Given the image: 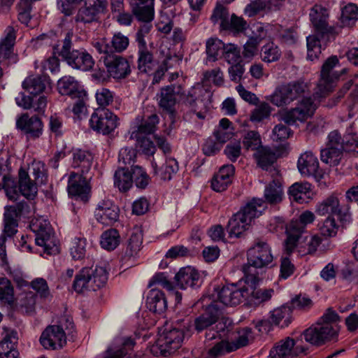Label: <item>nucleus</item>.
<instances>
[{
    "mask_svg": "<svg viewBox=\"0 0 358 358\" xmlns=\"http://www.w3.org/2000/svg\"><path fill=\"white\" fill-rule=\"evenodd\" d=\"M131 173L124 169H117L114 175V185L122 192H127L132 186Z\"/></svg>",
    "mask_w": 358,
    "mask_h": 358,
    "instance_id": "nucleus-45",
    "label": "nucleus"
},
{
    "mask_svg": "<svg viewBox=\"0 0 358 358\" xmlns=\"http://www.w3.org/2000/svg\"><path fill=\"white\" fill-rule=\"evenodd\" d=\"M36 298V294L31 292L22 295L19 301V308L21 311L27 314L33 313L35 310Z\"/></svg>",
    "mask_w": 358,
    "mask_h": 358,
    "instance_id": "nucleus-60",
    "label": "nucleus"
},
{
    "mask_svg": "<svg viewBox=\"0 0 358 358\" xmlns=\"http://www.w3.org/2000/svg\"><path fill=\"white\" fill-rule=\"evenodd\" d=\"M249 288L246 285L238 287L236 285L224 286L218 292L217 298L225 306H236L243 299L249 297Z\"/></svg>",
    "mask_w": 358,
    "mask_h": 358,
    "instance_id": "nucleus-17",
    "label": "nucleus"
},
{
    "mask_svg": "<svg viewBox=\"0 0 358 358\" xmlns=\"http://www.w3.org/2000/svg\"><path fill=\"white\" fill-rule=\"evenodd\" d=\"M238 336L235 341L230 343L231 347L233 348V351L236 350L238 348L245 347L250 341L254 339V335L252 329L249 327H245L240 329L238 331Z\"/></svg>",
    "mask_w": 358,
    "mask_h": 358,
    "instance_id": "nucleus-55",
    "label": "nucleus"
},
{
    "mask_svg": "<svg viewBox=\"0 0 358 358\" xmlns=\"http://www.w3.org/2000/svg\"><path fill=\"white\" fill-rule=\"evenodd\" d=\"M93 46L99 53L103 54L101 59L110 77L120 80L131 73V65L127 59L114 52L109 53V44L106 41L101 40L94 42Z\"/></svg>",
    "mask_w": 358,
    "mask_h": 358,
    "instance_id": "nucleus-4",
    "label": "nucleus"
},
{
    "mask_svg": "<svg viewBox=\"0 0 358 358\" xmlns=\"http://www.w3.org/2000/svg\"><path fill=\"white\" fill-rule=\"evenodd\" d=\"M57 89L62 95H68L72 98H80L85 94L78 83L72 76H65L57 82Z\"/></svg>",
    "mask_w": 358,
    "mask_h": 358,
    "instance_id": "nucleus-29",
    "label": "nucleus"
},
{
    "mask_svg": "<svg viewBox=\"0 0 358 358\" xmlns=\"http://www.w3.org/2000/svg\"><path fill=\"white\" fill-rule=\"evenodd\" d=\"M339 148H325L321 150L320 158L322 162L330 166H337L343 157Z\"/></svg>",
    "mask_w": 358,
    "mask_h": 358,
    "instance_id": "nucleus-47",
    "label": "nucleus"
},
{
    "mask_svg": "<svg viewBox=\"0 0 358 358\" xmlns=\"http://www.w3.org/2000/svg\"><path fill=\"white\" fill-rule=\"evenodd\" d=\"M119 118L116 115L106 108H98L90 119V126L94 131L108 135L117 127Z\"/></svg>",
    "mask_w": 358,
    "mask_h": 358,
    "instance_id": "nucleus-12",
    "label": "nucleus"
},
{
    "mask_svg": "<svg viewBox=\"0 0 358 358\" xmlns=\"http://www.w3.org/2000/svg\"><path fill=\"white\" fill-rule=\"evenodd\" d=\"M222 55L229 64H234L240 63L241 61L240 48L234 44L226 45Z\"/></svg>",
    "mask_w": 358,
    "mask_h": 358,
    "instance_id": "nucleus-62",
    "label": "nucleus"
},
{
    "mask_svg": "<svg viewBox=\"0 0 358 358\" xmlns=\"http://www.w3.org/2000/svg\"><path fill=\"white\" fill-rule=\"evenodd\" d=\"M142 230L139 227H134L127 241L126 248L123 252V259L130 260L136 258L142 248Z\"/></svg>",
    "mask_w": 358,
    "mask_h": 358,
    "instance_id": "nucleus-28",
    "label": "nucleus"
},
{
    "mask_svg": "<svg viewBox=\"0 0 358 358\" xmlns=\"http://www.w3.org/2000/svg\"><path fill=\"white\" fill-rule=\"evenodd\" d=\"M120 243V236L117 230L110 229L104 231L101 236V247L107 250H115Z\"/></svg>",
    "mask_w": 358,
    "mask_h": 358,
    "instance_id": "nucleus-43",
    "label": "nucleus"
},
{
    "mask_svg": "<svg viewBox=\"0 0 358 358\" xmlns=\"http://www.w3.org/2000/svg\"><path fill=\"white\" fill-rule=\"evenodd\" d=\"M240 218L237 213H235L229 220L227 230L229 237L238 238L248 229L250 225L247 222H243V219Z\"/></svg>",
    "mask_w": 358,
    "mask_h": 358,
    "instance_id": "nucleus-42",
    "label": "nucleus"
},
{
    "mask_svg": "<svg viewBox=\"0 0 358 358\" xmlns=\"http://www.w3.org/2000/svg\"><path fill=\"white\" fill-rule=\"evenodd\" d=\"M246 284V287L249 288L250 303L255 306H259L264 302L269 301L274 292L273 289H255L257 285L252 286L250 283Z\"/></svg>",
    "mask_w": 358,
    "mask_h": 358,
    "instance_id": "nucleus-39",
    "label": "nucleus"
},
{
    "mask_svg": "<svg viewBox=\"0 0 358 358\" xmlns=\"http://www.w3.org/2000/svg\"><path fill=\"white\" fill-rule=\"evenodd\" d=\"M24 90L31 94L37 95L46 90L50 83L45 77L29 76L22 83Z\"/></svg>",
    "mask_w": 358,
    "mask_h": 358,
    "instance_id": "nucleus-35",
    "label": "nucleus"
},
{
    "mask_svg": "<svg viewBox=\"0 0 358 358\" xmlns=\"http://www.w3.org/2000/svg\"><path fill=\"white\" fill-rule=\"evenodd\" d=\"M265 209L264 201L262 199H252L250 201L244 205L236 213L243 219V222L249 225L252 221L259 217Z\"/></svg>",
    "mask_w": 358,
    "mask_h": 358,
    "instance_id": "nucleus-25",
    "label": "nucleus"
},
{
    "mask_svg": "<svg viewBox=\"0 0 358 358\" xmlns=\"http://www.w3.org/2000/svg\"><path fill=\"white\" fill-rule=\"evenodd\" d=\"M292 308L289 303H286L271 312V322L282 328L287 327L292 321Z\"/></svg>",
    "mask_w": 358,
    "mask_h": 358,
    "instance_id": "nucleus-37",
    "label": "nucleus"
},
{
    "mask_svg": "<svg viewBox=\"0 0 358 358\" xmlns=\"http://www.w3.org/2000/svg\"><path fill=\"white\" fill-rule=\"evenodd\" d=\"M120 209L114 202L110 199L100 201L94 210L96 220L104 224L111 225L118 220Z\"/></svg>",
    "mask_w": 358,
    "mask_h": 358,
    "instance_id": "nucleus-18",
    "label": "nucleus"
},
{
    "mask_svg": "<svg viewBox=\"0 0 358 358\" xmlns=\"http://www.w3.org/2000/svg\"><path fill=\"white\" fill-rule=\"evenodd\" d=\"M159 122V117L156 114L150 115L137 128L131 133L130 138L138 139L141 136L152 134Z\"/></svg>",
    "mask_w": 358,
    "mask_h": 358,
    "instance_id": "nucleus-38",
    "label": "nucleus"
},
{
    "mask_svg": "<svg viewBox=\"0 0 358 358\" xmlns=\"http://www.w3.org/2000/svg\"><path fill=\"white\" fill-rule=\"evenodd\" d=\"M183 94V90L180 85H171L161 89L159 94V106L169 113L171 122H173L175 118L177 96Z\"/></svg>",
    "mask_w": 358,
    "mask_h": 358,
    "instance_id": "nucleus-15",
    "label": "nucleus"
},
{
    "mask_svg": "<svg viewBox=\"0 0 358 358\" xmlns=\"http://www.w3.org/2000/svg\"><path fill=\"white\" fill-rule=\"evenodd\" d=\"M108 271L104 266L85 267L76 275L73 287L78 293L96 291L108 280Z\"/></svg>",
    "mask_w": 358,
    "mask_h": 358,
    "instance_id": "nucleus-5",
    "label": "nucleus"
},
{
    "mask_svg": "<svg viewBox=\"0 0 358 358\" xmlns=\"http://www.w3.org/2000/svg\"><path fill=\"white\" fill-rule=\"evenodd\" d=\"M246 256L247 263L242 266V271L245 282L254 286L261 280L258 270L268 268L273 262L272 250L266 241L257 238L248 249Z\"/></svg>",
    "mask_w": 358,
    "mask_h": 358,
    "instance_id": "nucleus-2",
    "label": "nucleus"
},
{
    "mask_svg": "<svg viewBox=\"0 0 358 358\" xmlns=\"http://www.w3.org/2000/svg\"><path fill=\"white\" fill-rule=\"evenodd\" d=\"M338 64L337 56H331L323 64L315 91L317 96L322 98L327 96L335 87L339 77L345 73V69H343L340 73L333 71Z\"/></svg>",
    "mask_w": 358,
    "mask_h": 358,
    "instance_id": "nucleus-9",
    "label": "nucleus"
},
{
    "mask_svg": "<svg viewBox=\"0 0 358 358\" xmlns=\"http://www.w3.org/2000/svg\"><path fill=\"white\" fill-rule=\"evenodd\" d=\"M17 334L8 328H3L1 333L0 358H19L17 350Z\"/></svg>",
    "mask_w": 358,
    "mask_h": 358,
    "instance_id": "nucleus-20",
    "label": "nucleus"
},
{
    "mask_svg": "<svg viewBox=\"0 0 358 358\" xmlns=\"http://www.w3.org/2000/svg\"><path fill=\"white\" fill-rule=\"evenodd\" d=\"M310 19L315 33L306 38L308 54L310 60L319 58L322 52V45L334 38L341 30V26H329L327 22L329 12L327 9L320 5H315L310 11Z\"/></svg>",
    "mask_w": 358,
    "mask_h": 358,
    "instance_id": "nucleus-1",
    "label": "nucleus"
},
{
    "mask_svg": "<svg viewBox=\"0 0 358 358\" xmlns=\"http://www.w3.org/2000/svg\"><path fill=\"white\" fill-rule=\"evenodd\" d=\"M234 171L235 168L232 164L222 166L212 179L213 189L217 192L226 190L232 182Z\"/></svg>",
    "mask_w": 358,
    "mask_h": 358,
    "instance_id": "nucleus-24",
    "label": "nucleus"
},
{
    "mask_svg": "<svg viewBox=\"0 0 358 358\" xmlns=\"http://www.w3.org/2000/svg\"><path fill=\"white\" fill-rule=\"evenodd\" d=\"M16 127L29 138H38L43 134V122L36 115L22 114L17 119Z\"/></svg>",
    "mask_w": 358,
    "mask_h": 358,
    "instance_id": "nucleus-19",
    "label": "nucleus"
},
{
    "mask_svg": "<svg viewBox=\"0 0 358 358\" xmlns=\"http://www.w3.org/2000/svg\"><path fill=\"white\" fill-rule=\"evenodd\" d=\"M243 144L246 150L255 152L262 147L260 135L255 131H249L245 134L243 139Z\"/></svg>",
    "mask_w": 358,
    "mask_h": 358,
    "instance_id": "nucleus-58",
    "label": "nucleus"
},
{
    "mask_svg": "<svg viewBox=\"0 0 358 358\" xmlns=\"http://www.w3.org/2000/svg\"><path fill=\"white\" fill-rule=\"evenodd\" d=\"M76 174H71L68 185L69 193L72 196H77L84 199L87 196L90 187L87 184L85 178H83V177L80 176L78 177V180H76Z\"/></svg>",
    "mask_w": 358,
    "mask_h": 358,
    "instance_id": "nucleus-36",
    "label": "nucleus"
},
{
    "mask_svg": "<svg viewBox=\"0 0 358 358\" xmlns=\"http://www.w3.org/2000/svg\"><path fill=\"white\" fill-rule=\"evenodd\" d=\"M338 225L334 217H327L324 221L319 225L321 234L327 237L335 236L338 231Z\"/></svg>",
    "mask_w": 358,
    "mask_h": 358,
    "instance_id": "nucleus-63",
    "label": "nucleus"
},
{
    "mask_svg": "<svg viewBox=\"0 0 358 358\" xmlns=\"http://www.w3.org/2000/svg\"><path fill=\"white\" fill-rule=\"evenodd\" d=\"M132 11L141 21L150 22L154 17L155 0H129Z\"/></svg>",
    "mask_w": 358,
    "mask_h": 358,
    "instance_id": "nucleus-26",
    "label": "nucleus"
},
{
    "mask_svg": "<svg viewBox=\"0 0 358 358\" xmlns=\"http://www.w3.org/2000/svg\"><path fill=\"white\" fill-rule=\"evenodd\" d=\"M0 300L9 305L14 302V290L10 280L0 278Z\"/></svg>",
    "mask_w": 358,
    "mask_h": 358,
    "instance_id": "nucleus-56",
    "label": "nucleus"
},
{
    "mask_svg": "<svg viewBox=\"0 0 358 358\" xmlns=\"http://www.w3.org/2000/svg\"><path fill=\"white\" fill-rule=\"evenodd\" d=\"M220 315V309L216 304L209 305L206 311L197 317L194 320V328L198 331H202L205 329L215 324Z\"/></svg>",
    "mask_w": 358,
    "mask_h": 358,
    "instance_id": "nucleus-30",
    "label": "nucleus"
},
{
    "mask_svg": "<svg viewBox=\"0 0 358 358\" xmlns=\"http://www.w3.org/2000/svg\"><path fill=\"white\" fill-rule=\"evenodd\" d=\"M317 107V103L312 97H303L296 106L282 115V120L287 124L304 122L312 117Z\"/></svg>",
    "mask_w": 358,
    "mask_h": 358,
    "instance_id": "nucleus-13",
    "label": "nucleus"
},
{
    "mask_svg": "<svg viewBox=\"0 0 358 358\" xmlns=\"http://www.w3.org/2000/svg\"><path fill=\"white\" fill-rule=\"evenodd\" d=\"M358 19V7L353 3L345 6L341 13V22L343 27H351Z\"/></svg>",
    "mask_w": 358,
    "mask_h": 358,
    "instance_id": "nucleus-50",
    "label": "nucleus"
},
{
    "mask_svg": "<svg viewBox=\"0 0 358 358\" xmlns=\"http://www.w3.org/2000/svg\"><path fill=\"white\" fill-rule=\"evenodd\" d=\"M229 11L222 5L217 4L213 10L210 20L213 24H219L222 29L229 27Z\"/></svg>",
    "mask_w": 358,
    "mask_h": 358,
    "instance_id": "nucleus-49",
    "label": "nucleus"
},
{
    "mask_svg": "<svg viewBox=\"0 0 358 358\" xmlns=\"http://www.w3.org/2000/svg\"><path fill=\"white\" fill-rule=\"evenodd\" d=\"M264 196L265 201L270 204H276L282 201L284 191L279 178L273 180L266 186Z\"/></svg>",
    "mask_w": 358,
    "mask_h": 358,
    "instance_id": "nucleus-34",
    "label": "nucleus"
},
{
    "mask_svg": "<svg viewBox=\"0 0 358 358\" xmlns=\"http://www.w3.org/2000/svg\"><path fill=\"white\" fill-rule=\"evenodd\" d=\"M18 186L22 195L28 199H33L37 194V187L29 178L28 172L20 168L18 172Z\"/></svg>",
    "mask_w": 358,
    "mask_h": 358,
    "instance_id": "nucleus-33",
    "label": "nucleus"
},
{
    "mask_svg": "<svg viewBox=\"0 0 358 358\" xmlns=\"http://www.w3.org/2000/svg\"><path fill=\"white\" fill-rule=\"evenodd\" d=\"M314 213L305 210L298 220H292L286 229L287 238L285 240V250L287 254L292 253L296 248L299 241L306 232V227L315 220Z\"/></svg>",
    "mask_w": 358,
    "mask_h": 358,
    "instance_id": "nucleus-10",
    "label": "nucleus"
},
{
    "mask_svg": "<svg viewBox=\"0 0 358 358\" xmlns=\"http://www.w3.org/2000/svg\"><path fill=\"white\" fill-rule=\"evenodd\" d=\"M40 342L45 349L59 350L66 343V334L60 326L50 325L43 331Z\"/></svg>",
    "mask_w": 358,
    "mask_h": 358,
    "instance_id": "nucleus-16",
    "label": "nucleus"
},
{
    "mask_svg": "<svg viewBox=\"0 0 358 358\" xmlns=\"http://www.w3.org/2000/svg\"><path fill=\"white\" fill-rule=\"evenodd\" d=\"M281 56V51L273 43L264 45L261 49V57L264 62L271 63L278 61Z\"/></svg>",
    "mask_w": 358,
    "mask_h": 358,
    "instance_id": "nucleus-53",
    "label": "nucleus"
},
{
    "mask_svg": "<svg viewBox=\"0 0 358 358\" xmlns=\"http://www.w3.org/2000/svg\"><path fill=\"white\" fill-rule=\"evenodd\" d=\"M349 207L347 206L343 210L340 204V201L337 195L333 194L319 202L315 206V213L320 216L330 217L338 215L341 220H348L350 215L348 213Z\"/></svg>",
    "mask_w": 358,
    "mask_h": 358,
    "instance_id": "nucleus-14",
    "label": "nucleus"
},
{
    "mask_svg": "<svg viewBox=\"0 0 358 358\" xmlns=\"http://www.w3.org/2000/svg\"><path fill=\"white\" fill-rule=\"evenodd\" d=\"M110 45H109V53L113 52H122L129 46V39L127 36L124 35L120 31L115 32L110 40Z\"/></svg>",
    "mask_w": 358,
    "mask_h": 358,
    "instance_id": "nucleus-54",
    "label": "nucleus"
},
{
    "mask_svg": "<svg viewBox=\"0 0 358 358\" xmlns=\"http://www.w3.org/2000/svg\"><path fill=\"white\" fill-rule=\"evenodd\" d=\"M288 194L290 198L300 203L308 202L313 195L308 182L294 183L289 187Z\"/></svg>",
    "mask_w": 358,
    "mask_h": 358,
    "instance_id": "nucleus-31",
    "label": "nucleus"
},
{
    "mask_svg": "<svg viewBox=\"0 0 358 358\" xmlns=\"http://www.w3.org/2000/svg\"><path fill=\"white\" fill-rule=\"evenodd\" d=\"M99 15V13L85 3V6L78 9L75 21L78 23L90 24L98 21Z\"/></svg>",
    "mask_w": 358,
    "mask_h": 358,
    "instance_id": "nucleus-46",
    "label": "nucleus"
},
{
    "mask_svg": "<svg viewBox=\"0 0 358 358\" xmlns=\"http://www.w3.org/2000/svg\"><path fill=\"white\" fill-rule=\"evenodd\" d=\"M94 162V155L88 150L76 148L72 150V167L81 173L82 176L90 171Z\"/></svg>",
    "mask_w": 358,
    "mask_h": 358,
    "instance_id": "nucleus-23",
    "label": "nucleus"
},
{
    "mask_svg": "<svg viewBox=\"0 0 358 358\" xmlns=\"http://www.w3.org/2000/svg\"><path fill=\"white\" fill-rule=\"evenodd\" d=\"M148 308L156 313H162L167 308V301L163 292L157 289H151L147 296Z\"/></svg>",
    "mask_w": 358,
    "mask_h": 358,
    "instance_id": "nucleus-32",
    "label": "nucleus"
},
{
    "mask_svg": "<svg viewBox=\"0 0 358 358\" xmlns=\"http://www.w3.org/2000/svg\"><path fill=\"white\" fill-rule=\"evenodd\" d=\"M340 316L332 308H328L317 323L303 331L306 342L321 346L326 342L337 341L341 327Z\"/></svg>",
    "mask_w": 358,
    "mask_h": 358,
    "instance_id": "nucleus-3",
    "label": "nucleus"
},
{
    "mask_svg": "<svg viewBox=\"0 0 358 358\" xmlns=\"http://www.w3.org/2000/svg\"><path fill=\"white\" fill-rule=\"evenodd\" d=\"M254 157L257 164L263 169L267 170L276 160L275 154L267 147H261L255 153Z\"/></svg>",
    "mask_w": 358,
    "mask_h": 358,
    "instance_id": "nucleus-41",
    "label": "nucleus"
},
{
    "mask_svg": "<svg viewBox=\"0 0 358 358\" xmlns=\"http://www.w3.org/2000/svg\"><path fill=\"white\" fill-rule=\"evenodd\" d=\"M152 166L154 169V173L155 174H158L157 165L155 162H152ZM178 171V164L177 161L175 159L170 157L166 159L165 163L159 169V174L162 180H170Z\"/></svg>",
    "mask_w": 358,
    "mask_h": 358,
    "instance_id": "nucleus-40",
    "label": "nucleus"
},
{
    "mask_svg": "<svg viewBox=\"0 0 358 358\" xmlns=\"http://www.w3.org/2000/svg\"><path fill=\"white\" fill-rule=\"evenodd\" d=\"M5 210L17 219L29 216L31 212L29 203L24 201L6 207Z\"/></svg>",
    "mask_w": 358,
    "mask_h": 358,
    "instance_id": "nucleus-59",
    "label": "nucleus"
},
{
    "mask_svg": "<svg viewBox=\"0 0 358 358\" xmlns=\"http://www.w3.org/2000/svg\"><path fill=\"white\" fill-rule=\"evenodd\" d=\"M268 100L278 107L287 106L292 103L284 85L276 87L273 93L269 96Z\"/></svg>",
    "mask_w": 358,
    "mask_h": 358,
    "instance_id": "nucleus-52",
    "label": "nucleus"
},
{
    "mask_svg": "<svg viewBox=\"0 0 358 358\" xmlns=\"http://www.w3.org/2000/svg\"><path fill=\"white\" fill-rule=\"evenodd\" d=\"M284 86L292 102L303 96L308 91V85L303 82L294 81L284 84Z\"/></svg>",
    "mask_w": 358,
    "mask_h": 358,
    "instance_id": "nucleus-51",
    "label": "nucleus"
},
{
    "mask_svg": "<svg viewBox=\"0 0 358 358\" xmlns=\"http://www.w3.org/2000/svg\"><path fill=\"white\" fill-rule=\"evenodd\" d=\"M185 338L183 329L173 327L171 329H165L159 336L155 343L150 348V352L155 356H169L179 349Z\"/></svg>",
    "mask_w": 358,
    "mask_h": 358,
    "instance_id": "nucleus-7",
    "label": "nucleus"
},
{
    "mask_svg": "<svg viewBox=\"0 0 358 358\" xmlns=\"http://www.w3.org/2000/svg\"><path fill=\"white\" fill-rule=\"evenodd\" d=\"M31 231L35 234V242L37 245L43 247L48 255L59 252V246L53 229L50 222L43 217L33 220L30 224Z\"/></svg>",
    "mask_w": 358,
    "mask_h": 358,
    "instance_id": "nucleus-8",
    "label": "nucleus"
},
{
    "mask_svg": "<svg viewBox=\"0 0 358 358\" xmlns=\"http://www.w3.org/2000/svg\"><path fill=\"white\" fill-rule=\"evenodd\" d=\"M131 171L133 182L136 186L140 189H145L150 180L146 171L139 166H133Z\"/></svg>",
    "mask_w": 358,
    "mask_h": 358,
    "instance_id": "nucleus-57",
    "label": "nucleus"
},
{
    "mask_svg": "<svg viewBox=\"0 0 358 358\" xmlns=\"http://www.w3.org/2000/svg\"><path fill=\"white\" fill-rule=\"evenodd\" d=\"M72 36V33L68 32L63 41L61 50L54 48L55 52L57 50L59 56L73 69L83 71L91 70L94 65L92 57L85 49L71 50Z\"/></svg>",
    "mask_w": 358,
    "mask_h": 358,
    "instance_id": "nucleus-6",
    "label": "nucleus"
},
{
    "mask_svg": "<svg viewBox=\"0 0 358 358\" xmlns=\"http://www.w3.org/2000/svg\"><path fill=\"white\" fill-rule=\"evenodd\" d=\"M225 44L220 39L210 38L206 41V54L208 59L215 62L220 53H223Z\"/></svg>",
    "mask_w": 358,
    "mask_h": 358,
    "instance_id": "nucleus-48",
    "label": "nucleus"
},
{
    "mask_svg": "<svg viewBox=\"0 0 358 358\" xmlns=\"http://www.w3.org/2000/svg\"><path fill=\"white\" fill-rule=\"evenodd\" d=\"M174 279L176 285L181 289L199 287L201 285L200 274L192 266L181 268L176 274Z\"/></svg>",
    "mask_w": 358,
    "mask_h": 358,
    "instance_id": "nucleus-22",
    "label": "nucleus"
},
{
    "mask_svg": "<svg viewBox=\"0 0 358 358\" xmlns=\"http://www.w3.org/2000/svg\"><path fill=\"white\" fill-rule=\"evenodd\" d=\"M29 169L34 177L36 182L40 184L46 182L48 178L47 171L45 165L43 162L40 161L34 162Z\"/></svg>",
    "mask_w": 358,
    "mask_h": 358,
    "instance_id": "nucleus-64",
    "label": "nucleus"
},
{
    "mask_svg": "<svg viewBox=\"0 0 358 358\" xmlns=\"http://www.w3.org/2000/svg\"><path fill=\"white\" fill-rule=\"evenodd\" d=\"M297 167L303 176H317L319 171V162L312 152H306L299 157Z\"/></svg>",
    "mask_w": 358,
    "mask_h": 358,
    "instance_id": "nucleus-27",
    "label": "nucleus"
},
{
    "mask_svg": "<svg viewBox=\"0 0 358 358\" xmlns=\"http://www.w3.org/2000/svg\"><path fill=\"white\" fill-rule=\"evenodd\" d=\"M294 340L287 337L275 344L271 350L269 356L271 358H291L305 351L303 348H294Z\"/></svg>",
    "mask_w": 358,
    "mask_h": 358,
    "instance_id": "nucleus-21",
    "label": "nucleus"
},
{
    "mask_svg": "<svg viewBox=\"0 0 358 358\" xmlns=\"http://www.w3.org/2000/svg\"><path fill=\"white\" fill-rule=\"evenodd\" d=\"M155 66L152 54L146 47H140L138 50V69L142 73L150 72Z\"/></svg>",
    "mask_w": 358,
    "mask_h": 358,
    "instance_id": "nucleus-44",
    "label": "nucleus"
},
{
    "mask_svg": "<svg viewBox=\"0 0 358 358\" xmlns=\"http://www.w3.org/2000/svg\"><path fill=\"white\" fill-rule=\"evenodd\" d=\"M231 352H233V348L230 343L222 341L208 350L206 358H220Z\"/></svg>",
    "mask_w": 358,
    "mask_h": 358,
    "instance_id": "nucleus-61",
    "label": "nucleus"
},
{
    "mask_svg": "<svg viewBox=\"0 0 358 358\" xmlns=\"http://www.w3.org/2000/svg\"><path fill=\"white\" fill-rule=\"evenodd\" d=\"M16 35L13 27L5 30V36L0 41V80L10 67L19 62L18 54L14 50Z\"/></svg>",
    "mask_w": 358,
    "mask_h": 358,
    "instance_id": "nucleus-11",
    "label": "nucleus"
}]
</instances>
